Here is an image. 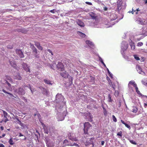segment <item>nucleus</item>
<instances>
[{
	"instance_id": "obj_4",
	"label": "nucleus",
	"mask_w": 147,
	"mask_h": 147,
	"mask_svg": "<svg viewBox=\"0 0 147 147\" xmlns=\"http://www.w3.org/2000/svg\"><path fill=\"white\" fill-rule=\"evenodd\" d=\"M117 9L118 11L120 10L122 6L123 3L122 0H118L117 2Z\"/></svg>"
},
{
	"instance_id": "obj_16",
	"label": "nucleus",
	"mask_w": 147,
	"mask_h": 147,
	"mask_svg": "<svg viewBox=\"0 0 147 147\" xmlns=\"http://www.w3.org/2000/svg\"><path fill=\"white\" fill-rule=\"evenodd\" d=\"M136 69L137 71L139 74H142V69L140 65H138L137 66Z\"/></svg>"
},
{
	"instance_id": "obj_23",
	"label": "nucleus",
	"mask_w": 147,
	"mask_h": 147,
	"mask_svg": "<svg viewBox=\"0 0 147 147\" xmlns=\"http://www.w3.org/2000/svg\"><path fill=\"white\" fill-rule=\"evenodd\" d=\"M121 122L123 124H124L125 126L127 127V128L129 129L130 128V125H129L125 123L123 121V120H121Z\"/></svg>"
},
{
	"instance_id": "obj_3",
	"label": "nucleus",
	"mask_w": 147,
	"mask_h": 147,
	"mask_svg": "<svg viewBox=\"0 0 147 147\" xmlns=\"http://www.w3.org/2000/svg\"><path fill=\"white\" fill-rule=\"evenodd\" d=\"M22 66L24 69L27 72H30L29 66L26 63L23 62L22 64Z\"/></svg>"
},
{
	"instance_id": "obj_11",
	"label": "nucleus",
	"mask_w": 147,
	"mask_h": 147,
	"mask_svg": "<svg viewBox=\"0 0 147 147\" xmlns=\"http://www.w3.org/2000/svg\"><path fill=\"white\" fill-rule=\"evenodd\" d=\"M32 52L34 53V55L37 58H38L39 57V53H38V52L36 49L33 50Z\"/></svg>"
},
{
	"instance_id": "obj_10",
	"label": "nucleus",
	"mask_w": 147,
	"mask_h": 147,
	"mask_svg": "<svg viewBox=\"0 0 147 147\" xmlns=\"http://www.w3.org/2000/svg\"><path fill=\"white\" fill-rule=\"evenodd\" d=\"M10 64L15 69L17 68V66L16 63V61L14 60L13 61H9Z\"/></svg>"
},
{
	"instance_id": "obj_54",
	"label": "nucleus",
	"mask_w": 147,
	"mask_h": 147,
	"mask_svg": "<svg viewBox=\"0 0 147 147\" xmlns=\"http://www.w3.org/2000/svg\"><path fill=\"white\" fill-rule=\"evenodd\" d=\"M108 73L110 74L109 76L111 78H112V76H113L112 75V74H110V72L108 69Z\"/></svg>"
},
{
	"instance_id": "obj_33",
	"label": "nucleus",
	"mask_w": 147,
	"mask_h": 147,
	"mask_svg": "<svg viewBox=\"0 0 147 147\" xmlns=\"http://www.w3.org/2000/svg\"><path fill=\"white\" fill-rule=\"evenodd\" d=\"M43 92H45L44 93V94L47 95L48 93V91L45 88H44Z\"/></svg>"
},
{
	"instance_id": "obj_34",
	"label": "nucleus",
	"mask_w": 147,
	"mask_h": 147,
	"mask_svg": "<svg viewBox=\"0 0 147 147\" xmlns=\"http://www.w3.org/2000/svg\"><path fill=\"white\" fill-rule=\"evenodd\" d=\"M136 92L139 95H141V93H140V91L138 90V87L135 88Z\"/></svg>"
},
{
	"instance_id": "obj_24",
	"label": "nucleus",
	"mask_w": 147,
	"mask_h": 147,
	"mask_svg": "<svg viewBox=\"0 0 147 147\" xmlns=\"http://www.w3.org/2000/svg\"><path fill=\"white\" fill-rule=\"evenodd\" d=\"M16 119L17 120H18V121L19 122L18 123L20 124V125L22 127H24V125L23 123H22L21 121L18 118H16Z\"/></svg>"
},
{
	"instance_id": "obj_1",
	"label": "nucleus",
	"mask_w": 147,
	"mask_h": 147,
	"mask_svg": "<svg viewBox=\"0 0 147 147\" xmlns=\"http://www.w3.org/2000/svg\"><path fill=\"white\" fill-rule=\"evenodd\" d=\"M91 127L92 125L88 122H86L84 123V130L85 134H88V131Z\"/></svg>"
},
{
	"instance_id": "obj_7",
	"label": "nucleus",
	"mask_w": 147,
	"mask_h": 147,
	"mask_svg": "<svg viewBox=\"0 0 147 147\" xmlns=\"http://www.w3.org/2000/svg\"><path fill=\"white\" fill-rule=\"evenodd\" d=\"M17 93L18 94L22 95L25 94V91L22 88L20 87L18 88L17 90Z\"/></svg>"
},
{
	"instance_id": "obj_36",
	"label": "nucleus",
	"mask_w": 147,
	"mask_h": 147,
	"mask_svg": "<svg viewBox=\"0 0 147 147\" xmlns=\"http://www.w3.org/2000/svg\"><path fill=\"white\" fill-rule=\"evenodd\" d=\"M92 143L91 142H89V141H87L85 143V146H87L90 144H91Z\"/></svg>"
},
{
	"instance_id": "obj_51",
	"label": "nucleus",
	"mask_w": 147,
	"mask_h": 147,
	"mask_svg": "<svg viewBox=\"0 0 147 147\" xmlns=\"http://www.w3.org/2000/svg\"><path fill=\"white\" fill-rule=\"evenodd\" d=\"M37 116L38 117V118L39 119L40 121V117H41V116L39 114H37Z\"/></svg>"
},
{
	"instance_id": "obj_19",
	"label": "nucleus",
	"mask_w": 147,
	"mask_h": 147,
	"mask_svg": "<svg viewBox=\"0 0 147 147\" xmlns=\"http://www.w3.org/2000/svg\"><path fill=\"white\" fill-rule=\"evenodd\" d=\"M139 24L143 25L144 24L145 22V20L143 19H140V20L138 21Z\"/></svg>"
},
{
	"instance_id": "obj_30",
	"label": "nucleus",
	"mask_w": 147,
	"mask_h": 147,
	"mask_svg": "<svg viewBox=\"0 0 147 147\" xmlns=\"http://www.w3.org/2000/svg\"><path fill=\"white\" fill-rule=\"evenodd\" d=\"M142 84L144 85H147V80H143L142 81Z\"/></svg>"
},
{
	"instance_id": "obj_42",
	"label": "nucleus",
	"mask_w": 147,
	"mask_h": 147,
	"mask_svg": "<svg viewBox=\"0 0 147 147\" xmlns=\"http://www.w3.org/2000/svg\"><path fill=\"white\" fill-rule=\"evenodd\" d=\"M134 58L135 59L137 60H140V58L138 57L137 55H134Z\"/></svg>"
},
{
	"instance_id": "obj_64",
	"label": "nucleus",
	"mask_w": 147,
	"mask_h": 147,
	"mask_svg": "<svg viewBox=\"0 0 147 147\" xmlns=\"http://www.w3.org/2000/svg\"><path fill=\"white\" fill-rule=\"evenodd\" d=\"M1 130H3L4 129V127L3 126H1Z\"/></svg>"
},
{
	"instance_id": "obj_59",
	"label": "nucleus",
	"mask_w": 147,
	"mask_h": 147,
	"mask_svg": "<svg viewBox=\"0 0 147 147\" xmlns=\"http://www.w3.org/2000/svg\"><path fill=\"white\" fill-rule=\"evenodd\" d=\"M105 143V142L104 141H102L101 142V144L102 145H103Z\"/></svg>"
},
{
	"instance_id": "obj_13",
	"label": "nucleus",
	"mask_w": 147,
	"mask_h": 147,
	"mask_svg": "<svg viewBox=\"0 0 147 147\" xmlns=\"http://www.w3.org/2000/svg\"><path fill=\"white\" fill-rule=\"evenodd\" d=\"M63 98V96L61 95H57L56 96V100L59 102L61 101Z\"/></svg>"
},
{
	"instance_id": "obj_38",
	"label": "nucleus",
	"mask_w": 147,
	"mask_h": 147,
	"mask_svg": "<svg viewBox=\"0 0 147 147\" xmlns=\"http://www.w3.org/2000/svg\"><path fill=\"white\" fill-rule=\"evenodd\" d=\"M112 118L114 122H116L117 121V119L114 115H112Z\"/></svg>"
},
{
	"instance_id": "obj_25",
	"label": "nucleus",
	"mask_w": 147,
	"mask_h": 147,
	"mask_svg": "<svg viewBox=\"0 0 147 147\" xmlns=\"http://www.w3.org/2000/svg\"><path fill=\"white\" fill-rule=\"evenodd\" d=\"M90 15L93 19H95L96 18L94 13L93 12L90 13Z\"/></svg>"
},
{
	"instance_id": "obj_21",
	"label": "nucleus",
	"mask_w": 147,
	"mask_h": 147,
	"mask_svg": "<svg viewBox=\"0 0 147 147\" xmlns=\"http://www.w3.org/2000/svg\"><path fill=\"white\" fill-rule=\"evenodd\" d=\"M44 81L46 84L51 85H52V84L51 82L49 80L45 79L44 80Z\"/></svg>"
},
{
	"instance_id": "obj_61",
	"label": "nucleus",
	"mask_w": 147,
	"mask_h": 147,
	"mask_svg": "<svg viewBox=\"0 0 147 147\" xmlns=\"http://www.w3.org/2000/svg\"><path fill=\"white\" fill-rule=\"evenodd\" d=\"M136 11V9H134L133 8L132 9V11L131 12H135Z\"/></svg>"
},
{
	"instance_id": "obj_26",
	"label": "nucleus",
	"mask_w": 147,
	"mask_h": 147,
	"mask_svg": "<svg viewBox=\"0 0 147 147\" xmlns=\"http://www.w3.org/2000/svg\"><path fill=\"white\" fill-rule=\"evenodd\" d=\"M8 142L11 145H13L14 144V142L12 138H11L9 140Z\"/></svg>"
},
{
	"instance_id": "obj_28",
	"label": "nucleus",
	"mask_w": 147,
	"mask_h": 147,
	"mask_svg": "<svg viewBox=\"0 0 147 147\" xmlns=\"http://www.w3.org/2000/svg\"><path fill=\"white\" fill-rule=\"evenodd\" d=\"M2 91H3L4 92V93H6V94H9V95L11 96V97H13V95L12 94H11L10 93H9V92H7V91H6L5 90H4V89H3L2 90Z\"/></svg>"
},
{
	"instance_id": "obj_17",
	"label": "nucleus",
	"mask_w": 147,
	"mask_h": 147,
	"mask_svg": "<svg viewBox=\"0 0 147 147\" xmlns=\"http://www.w3.org/2000/svg\"><path fill=\"white\" fill-rule=\"evenodd\" d=\"M5 80H7V81L9 80V81L11 83H13L12 80L9 76H6V78L5 79Z\"/></svg>"
},
{
	"instance_id": "obj_37",
	"label": "nucleus",
	"mask_w": 147,
	"mask_h": 147,
	"mask_svg": "<svg viewBox=\"0 0 147 147\" xmlns=\"http://www.w3.org/2000/svg\"><path fill=\"white\" fill-rule=\"evenodd\" d=\"M130 143H131V144H134V145H136L137 143L134 141L133 140H130L129 141Z\"/></svg>"
},
{
	"instance_id": "obj_2",
	"label": "nucleus",
	"mask_w": 147,
	"mask_h": 147,
	"mask_svg": "<svg viewBox=\"0 0 147 147\" xmlns=\"http://www.w3.org/2000/svg\"><path fill=\"white\" fill-rule=\"evenodd\" d=\"M61 72L60 73L61 76L63 78H67L69 76L68 73L66 71L64 70H60Z\"/></svg>"
},
{
	"instance_id": "obj_45",
	"label": "nucleus",
	"mask_w": 147,
	"mask_h": 147,
	"mask_svg": "<svg viewBox=\"0 0 147 147\" xmlns=\"http://www.w3.org/2000/svg\"><path fill=\"white\" fill-rule=\"evenodd\" d=\"M99 61L101 63H103V61L101 57H99Z\"/></svg>"
},
{
	"instance_id": "obj_40",
	"label": "nucleus",
	"mask_w": 147,
	"mask_h": 147,
	"mask_svg": "<svg viewBox=\"0 0 147 147\" xmlns=\"http://www.w3.org/2000/svg\"><path fill=\"white\" fill-rule=\"evenodd\" d=\"M117 135L118 136H119L121 137L122 136V132L121 131H120L118 132L117 134Z\"/></svg>"
},
{
	"instance_id": "obj_9",
	"label": "nucleus",
	"mask_w": 147,
	"mask_h": 147,
	"mask_svg": "<svg viewBox=\"0 0 147 147\" xmlns=\"http://www.w3.org/2000/svg\"><path fill=\"white\" fill-rule=\"evenodd\" d=\"M34 45L39 50H42L43 48L40 45V44L39 42L35 41Z\"/></svg>"
},
{
	"instance_id": "obj_5",
	"label": "nucleus",
	"mask_w": 147,
	"mask_h": 147,
	"mask_svg": "<svg viewBox=\"0 0 147 147\" xmlns=\"http://www.w3.org/2000/svg\"><path fill=\"white\" fill-rule=\"evenodd\" d=\"M16 52L17 54L18 55L20 58H23L24 57V55L22 51L18 49L16 50Z\"/></svg>"
},
{
	"instance_id": "obj_18",
	"label": "nucleus",
	"mask_w": 147,
	"mask_h": 147,
	"mask_svg": "<svg viewBox=\"0 0 147 147\" xmlns=\"http://www.w3.org/2000/svg\"><path fill=\"white\" fill-rule=\"evenodd\" d=\"M15 78L19 80H21L22 79V77L20 75L19 73H18L17 75L15 76Z\"/></svg>"
},
{
	"instance_id": "obj_12",
	"label": "nucleus",
	"mask_w": 147,
	"mask_h": 147,
	"mask_svg": "<svg viewBox=\"0 0 147 147\" xmlns=\"http://www.w3.org/2000/svg\"><path fill=\"white\" fill-rule=\"evenodd\" d=\"M86 44L88 45L89 47H93L94 46V45L93 43L91 41L89 40H87L86 41Z\"/></svg>"
},
{
	"instance_id": "obj_43",
	"label": "nucleus",
	"mask_w": 147,
	"mask_h": 147,
	"mask_svg": "<svg viewBox=\"0 0 147 147\" xmlns=\"http://www.w3.org/2000/svg\"><path fill=\"white\" fill-rule=\"evenodd\" d=\"M69 81L72 82L73 81V78L72 77L70 76L69 78Z\"/></svg>"
},
{
	"instance_id": "obj_55",
	"label": "nucleus",
	"mask_w": 147,
	"mask_h": 147,
	"mask_svg": "<svg viewBox=\"0 0 147 147\" xmlns=\"http://www.w3.org/2000/svg\"><path fill=\"white\" fill-rule=\"evenodd\" d=\"M103 9L104 11H107V8L106 7H104Z\"/></svg>"
},
{
	"instance_id": "obj_20",
	"label": "nucleus",
	"mask_w": 147,
	"mask_h": 147,
	"mask_svg": "<svg viewBox=\"0 0 147 147\" xmlns=\"http://www.w3.org/2000/svg\"><path fill=\"white\" fill-rule=\"evenodd\" d=\"M77 33L80 35V36L84 38L86 36V35L85 34L81 32L78 31Z\"/></svg>"
},
{
	"instance_id": "obj_27",
	"label": "nucleus",
	"mask_w": 147,
	"mask_h": 147,
	"mask_svg": "<svg viewBox=\"0 0 147 147\" xmlns=\"http://www.w3.org/2000/svg\"><path fill=\"white\" fill-rule=\"evenodd\" d=\"M43 128L44 129L45 133L47 134H48L49 133V131L47 128L46 127V126Z\"/></svg>"
},
{
	"instance_id": "obj_50",
	"label": "nucleus",
	"mask_w": 147,
	"mask_h": 147,
	"mask_svg": "<svg viewBox=\"0 0 147 147\" xmlns=\"http://www.w3.org/2000/svg\"><path fill=\"white\" fill-rule=\"evenodd\" d=\"M40 122L42 126L43 127H45V125L42 122V121H40Z\"/></svg>"
},
{
	"instance_id": "obj_32",
	"label": "nucleus",
	"mask_w": 147,
	"mask_h": 147,
	"mask_svg": "<svg viewBox=\"0 0 147 147\" xmlns=\"http://www.w3.org/2000/svg\"><path fill=\"white\" fill-rule=\"evenodd\" d=\"M130 46H131V48L132 50H134V49H135V46L133 43L130 44Z\"/></svg>"
},
{
	"instance_id": "obj_52",
	"label": "nucleus",
	"mask_w": 147,
	"mask_h": 147,
	"mask_svg": "<svg viewBox=\"0 0 147 147\" xmlns=\"http://www.w3.org/2000/svg\"><path fill=\"white\" fill-rule=\"evenodd\" d=\"M104 114L106 115L107 114V113L106 110H104Z\"/></svg>"
},
{
	"instance_id": "obj_6",
	"label": "nucleus",
	"mask_w": 147,
	"mask_h": 147,
	"mask_svg": "<svg viewBox=\"0 0 147 147\" xmlns=\"http://www.w3.org/2000/svg\"><path fill=\"white\" fill-rule=\"evenodd\" d=\"M3 116L4 118V121L5 122H6L9 121L8 118L9 117H10L9 115H8L6 111L3 110Z\"/></svg>"
},
{
	"instance_id": "obj_48",
	"label": "nucleus",
	"mask_w": 147,
	"mask_h": 147,
	"mask_svg": "<svg viewBox=\"0 0 147 147\" xmlns=\"http://www.w3.org/2000/svg\"><path fill=\"white\" fill-rule=\"evenodd\" d=\"M135 83V82L131 81L129 82V84L133 85Z\"/></svg>"
},
{
	"instance_id": "obj_53",
	"label": "nucleus",
	"mask_w": 147,
	"mask_h": 147,
	"mask_svg": "<svg viewBox=\"0 0 147 147\" xmlns=\"http://www.w3.org/2000/svg\"><path fill=\"white\" fill-rule=\"evenodd\" d=\"M133 85L134 87L135 88L137 87V84L135 83Z\"/></svg>"
},
{
	"instance_id": "obj_56",
	"label": "nucleus",
	"mask_w": 147,
	"mask_h": 147,
	"mask_svg": "<svg viewBox=\"0 0 147 147\" xmlns=\"http://www.w3.org/2000/svg\"><path fill=\"white\" fill-rule=\"evenodd\" d=\"M136 11H137V12H136V14H137L138 13V11H140V10H139V8H138V9H136Z\"/></svg>"
},
{
	"instance_id": "obj_15",
	"label": "nucleus",
	"mask_w": 147,
	"mask_h": 147,
	"mask_svg": "<svg viewBox=\"0 0 147 147\" xmlns=\"http://www.w3.org/2000/svg\"><path fill=\"white\" fill-rule=\"evenodd\" d=\"M5 83L6 84L8 85L9 88H7V90H9L10 91H12V88L11 87V84L7 81V80H5Z\"/></svg>"
},
{
	"instance_id": "obj_46",
	"label": "nucleus",
	"mask_w": 147,
	"mask_h": 147,
	"mask_svg": "<svg viewBox=\"0 0 147 147\" xmlns=\"http://www.w3.org/2000/svg\"><path fill=\"white\" fill-rule=\"evenodd\" d=\"M13 47V46L12 45V46H9V45H8L7 46V48H8V49H12Z\"/></svg>"
},
{
	"instance_id": "obj_35",
	"label": "nucleus",
	"mask_w": 147,
	"mask_h": 147,
	"mask_svg": "<svg viewBox=\"0 0 147 147\" xmlns=\"http://www.w3.org/2000/svg\"><path fill=\"white\" fill-rule=\"evenodd\" d=\"M69 139L72 141H78V140L76 138H69Z\"/></svg>"
},
{
	"instance_id": "obj_8",
	"label": "nucleus",
	"mask_w": 147,
	"mask_h": 147,
	"mask_svg": "<svg viewBox=\"0 0 147 147\" xmlns=\"http://www.w3.org/2000/svg\"><path fill=\"white\" fill-rule=\"evenodd\" d=\"M58 69H60V70H63L64 69V66L62 63L61 62H58V64L56 65Z\"/></svg>"
},
{
	"instance_id": "obj_39",
	"label": "nucleus",
	"mask_w": 147,
	"mask_h": 147,
	"mask_svg": "<svg viewBox=\"0 0 147 147\" xmlns=\"http://www.w3.org/2000/svg\"><path fill=\"white\" fill-rule=\"evenodd\" d=\"M143 43L142 42H139L137 44V46L138 47H140L142 46Z\"/></svg>"
},
{
	"instance_id": "obj_63",
	"label": "nucleus",
	"mask_w": 147,
	"mask_h": 147,
	"mask_svg": "<svg viewBox=\"0 0 147 147\" xmlns=\"http://www.w3.org/2000/svg\"><path fill=\"white\" fill-rule=\"evenodd\" d=\"M23 136V135L21 133H20L19 134V137H21V136Z\"/></svg>"
},
{
	"instance_id": "obj_41",
	"label": "nucleus",
	"mask_w": 147,
	"mask_h": 147,
	"mask_svg": "<svg viewBox=\"0 0 147 147\" xmlns=\"http://www.w3.org/2000/svg\"><path fill=\"white\" fill-rule=\"evenodd\" d=\"M109 102H111L112 101L111 98V95L110 94H109L108 95Z\"/></svg>"
},
{
	"instance_id": "obj_57",
	"label": "nucleus",
	"mask_w": 147,
	"mask_h": 147,
	"mask_svg": "<svg viewBox=\"0 0 147 147\" xmlns=\"http://www.w3.org/2000/svg\"><path fill=\"white\" fill-rule=\"evenodd\" d=\"M0 147H5L2 144H0Z\"/></svg>"
},
{
	"instance_id": "obj_29",
	"label": "nucleus",
	"mask_w": 147,
	"mask_h": 147,
	"mask_svg": "<svg viewBox=\"0 0 147 147\" xmlns=\"http://www.w3.org/2000/svg\"><path fill=\"white\" fill-rule=\"evenodd\" d=\"M127 47H126V48L125 49H124L123 48H122L121 51V53L122 55H123L125 54L124 51H125L127 49Z\"/></svg>"
},
{
	"instance_id": "obj_22",
	"label": "nucleus",
	"mask_w": 147,
	"mask_h": 147,
	"mask_svg": "<svg viewBox=\"0 0 147 147\" xmlns=\"http://www.w3.org/2000/svg\"><path fill=\"white\" fill-rule=\"evenodd\" d=\"M132 108V111L134 113H136L138 111V108L135 106H133Z\"/></svg>"
},
{
	"instance_id": "obj_62",
	"label": "nucleus",
	"mask_w": 147,
	"mask_h": 147,
	"mask_svg": "<svg viewBox=\"0 0 147 147\" xmlns=\"http://www.w3.org/2000/svg\"><path fill=\"white\" fill-rule=\"evenodd\" d=\"M54 9H53V10H50V12L51 13H54Z\"/></svg>"
},
{
	"instance_id": "obj_44",
	"label": "nucleus",
	"mask_w": 147,
	"mask_h": 147,
	"mask_svg": "<svg viewBox=\"0 0 147 147\" xmlns=\"http://www.w3.org/2000/svg\"><path fill=\"white\" fill-rule=\"evenodd\" d=\"M47 51L49 52L50 53H51V55H53V53H52V51L50 49H48L47 50Z\"/></svg>"
},
{
	"instance_id": "obj_58",
	"label": "nucleus",
	"mask_w": 147,
	"mask_h": 147,
	"mask_svg": "<svg viewBox=\"0 0 147 147\" xmlns=\"http://www.w3.org/2000/svg\"><path fill=\"white\" fill-rule=\"evenodd\" d=\"M67 145L68 146H74V145H73V144H69Z\"/></svg>"
},
{
	"instance_id": "obj_14",
	"label": "nucleus",
	"mask_w": 147,
	"mask_h": 147,
	"mask_svg": "<svg viewBox=\"0 0 147 147\" xmlns=\"http://www.w3.org/2000/svg\"><path fill=\"white\" fill-rule=\"evenodd\" d=\"M77 23L78 25L81 27H84V23L80 20H78Z\"/></svg>"
},
{
	"instance_id": "obj_47",
	"label": "nucleus",
	"mask_w": 147,
	"mask_h": 147,
	"mask_svg": "<svg viewBox=\"0 0 147 147\" xmlns=\"http://www.w3.org/2000/svg\"><path fill=\"white\" fill-rule=\"evenodd\" d=\"M85 3L87 4H88V5H92V3H91L88 2H86Z\"/></svg>"
},
{
	"instance_id": "obj_60",
	"label": "nucleus",
	"mask_w": 147,
	"mask_h": 147,
	"mask_svg": "<svg viewBox=\"0 0 147 147\" xmlns=\"http://www.w3.org/2000/svg\"><path fill=\"white\" fill-rule=\"evenodd\" d=\"M144 107L145 108H146L147 107V104L146 103H144Z\"/></svg>"
},
{
	"instance_id": "obj_49",
	"label": "nucleus",
	"mask_w": 147,
	"mask_h": 147,
	"mask_svg": "<svg viewBox=\"0 0 147 147\" xmlns=\"http://www.w3.org/2000/svg\"><path fill=\"white\" fill-rule=\"evenodd\" d=\"M73 145H74V146H77L78 147H79L80 146L78 144L74 143L73 144Z\"/></svg>"
},
{
	"instance_id": "obj_31",
	"label": "nucleus",
	"mask_w": 147,
	"mask_h": 147,
	"mask_svg": "<svg viewBox=\"0 0 147 147\" xmlns=\"http://www.w3.org/2000/svg\"><path fill=\"white\" fill-rule=\"evenodd\" d=\"M30 47L32 49V51L36 49L34 46V45L31 43H30Z\"/></svg>"
}]
</instances>
